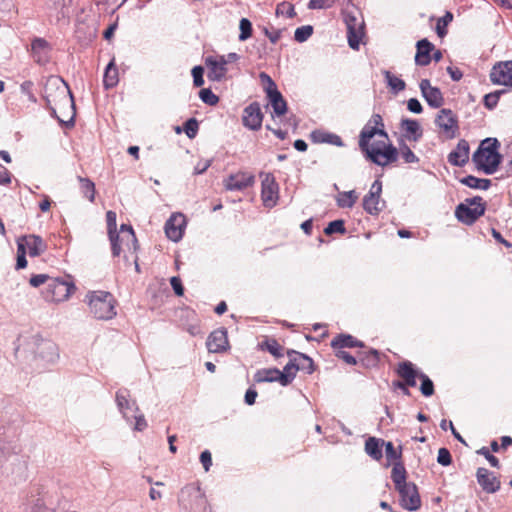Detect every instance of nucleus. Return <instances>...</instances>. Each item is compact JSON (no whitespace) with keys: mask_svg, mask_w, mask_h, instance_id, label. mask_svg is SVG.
<instances>
[{"mask_svg":"<svg viewBox=\"0 0 512 512\" xmlns=\"http://www.w3.org/2000/svg\"><path fill=\"white\" fill-rule=\"evenodd\" d=\"M257 382H279L280 370L277 368L261 369L255 375Z\"/></svg>","mask_w":512,"mask_h":512,"instance_id":"nucleus-38","label":"nucleus"},{"mask_svg":"<svg viewBox=\"0 0 512 512\" xmlns=\"http://www.w3.org/2000/svg\"><path fill=\"white\" fill-rule=\"evenodd\" d=\"M407 108L410 112L419 114L422 112L423 108L421 103L416 98H411L407 102Z\"/></svg>","mask_w":512,"mask_h":512,"instance_id":"nucleus-63","label":"nucleus"},{"mask_svg":"<svg viewBox=\"0 0 512 512\" xmlns=\"http://www.w3.org/2000/svg\"><path fill=\"white\" fill-rule=\"evenodd\" d=\"M493 84L512 87V61L499 62L490 72Z\"/></svg>","mask_w":512,"mask_h":512,"instance_id":"nucleus-14","label":"nucleus"},{"mask_svg":"<svg viewBox=\"0 0 512 512\" xmlns=\"http://www.w3.org/2000/svg\"><path fill=\"white\" fill-rule=\"evenodd\" d=\"M400 495V505L402 508L408 511H416L421 506V499L418 493L417 486L409 482L405 485L400 486V488H396Z\"/></svg>","mask_w":512,"mask_h":512,"instance_id":"nucleus-12","label":"nucleus"},{"mask_svg":"<svg viewBox=\"0 0 512 512\" xmlns=\"http://www.w3.org/2000/svg\"><path fill=\"white\" fill-rule=\"evenodd\" d=\"M346 229H345V226H344V221L343 220H334V221H331L327 227L324 229V233L326 235H332L334 233H345Z\"/></svg>","mask_w":512,"mask_h":512,"instance_id":"nucleus-51","label":"nucleus"},{"mask_svg":"<svg viewBox=\"0 0 512 512\" xmlns=\"http://www.w3.org/2000/svg\"><path fill=\"white\" fill-rule=\"evenodd\" d=\"M37 354L49 363H54L59 357L57 345L50 340H42L40 342Z\"/></svg>","mask_w":512,"mask_h":512,"instance_id":"nucleus-32","label":"nucleus"},{"mask_svg":"<svg viewBox=\"0 0 512 512\" xmlns=\"http://www.w3.org/2000/svg\"><path fill=\"white\" fill-rule=\"evenodd\" d=\"M117 407L122 414L123 418L130 423V413L137 412L139 410L136 402L129 399V393L126 390H120L116 393Z\"/></svg>","mask_w":512,"mask_h":512,"instance_id":"nucleus-24","label":"nucleus"},{"mask_svg":"<svg viewBox=\"0 0 512 512\" xmlns=\"http://www.w3.org/2000/svg\"><path fill=\"white\" fill-rule=\"evenodd\" d=\"M419 378L421 380V393L426 397L433 395L434 385L431 379L424 373H419Z\"/></svg>","mask_w":512,"mask_h":512,"instance_id":"nucleus-48","label":"nucleus"},{"mask_svg":"<svg viewBox=\"0 0 512 512\" xmlns=\"http://www.w3.org/2000/svg\"><path fill=\"white\" fill-rule=\"evenodd\" d=\"M18 244L23 245L25 252L32 257L42 254L46 250V244L43 239L36 235H29L18 241Z\"/></svg>","mask_w":512,"mask_h":512,"instance_id":"nucleus-28","label":"nucleus"},{"mask_svg":"<svg viewBox=\"0 0 512 512\" xmlns=\"http://www.w3.org/2000/svg\"><path fill=\"white\" fill-rule=\"evenodd\" d=\"M417 52L415 55V62L420 66H427L431 62L430 53L434 49L432 43L427 39H422L417 42Z\"/></svg>","mask_w":512,"mask_h":512,"instance_id":"nucleus-31","label":"nucleus"},{"mask_svg":"<svg viewBox=\"0 0 512 512\" xmlns=\"http://www.w3.org/2000/svg\"><path fill=\"white\" fill-rule=\"evenodd\" d=\"M262 178L261 183V199L263 205L267 208H272L277 204L279 186L275 177L271 173H260Z\"/></svg>","mask_w":512,"mask_h":512,"instance_id":"nucleus-11","label":"nucleus"},{"mask_svg":"<svg viewBox=\"0 0 512 512\" xmlns=\"http://www.w3.org/2000/svg\"><path fill=\"white\" fill-rule=\"evenodd\" d=\"M406 469L401 462H396L393 465L392 471H391V479L395 485L396 488H400V486L407 484L406 481Z\"/></svg>","mask_w":512,"mask_h":512,"instance_id":"nucleus-36","label":"nucleus"},{"mask_svg":"<svg viewBox=\"0 0 512 512\" xmlns=\"http://www.w3.org/2000/svg\"><path fill=\"white\" fill-rule=\"evenodd\" d=\"M259 77L261 82L266 85L265 91L269 103L273 109V116H283L287 112V103L282 94L277 89L275 82L265 72H261Z\"/></svg>","mask_w":512,"mask_h":512,"instance_id":"nucleus-7","label":"nucleus"},{"mask_svg":"<svg viewBox=\"0 0 512 512\" xmlns=\"http://www.w3.org/2000/svg\"><path fill=\"white\" fill-rule=\"evenodd\" d=\"M185 330L191 335V336H198L202 334L200 323L198 320H195L194 322L188 324L185 327Z\"/></svg>","mask_w":512,"mask_h":512,"instance_id":"nucleus-64","label":"nucleus"},{"mask_svg":"<svg viewBox=\"0 0 512 512\" xmlns=\"http://www.w3.org/2000/svg\"><path fill=\"white\" fill-rule=\"evenodd\" d=\"M205 64L208 68V78L211 81H221L226 77L227 66L225 65L224 56L208 57Z\"/></svg>","mask_w":512,"mask_h":512,"instance_id":"nucleus-20","label":"nucleus"},{"mask_svg":"<svg viewBox=\"0 0 512 512\" xmlns=\"http://www.w3.org/2000/svg\"><path fill=\"white\" fill-rule=\"evenodd\" d=\"M116 217V213L113 211H108L106 214L107 228L113 256H119L121 253L119 245L120 237L118 233H116Z\"/></svg>","mask_w":512,"mask_h":512,"instance_id":"nucleus-29","label":"nucleus"},{"mask_svg":"<svg viewBox=\"0 0 512 512\" xmlns=\"http://www.w3.org/2000/svg\"><path fill=\"white\" fill-rule=\"evenodd\" d=\"M262 349H266L269 353H271L274 357L279 358L283 356V347L275 340L268 339L262 345Z\"/></svg>","mask_w":512,"mask_h":512,"instance_id":"nucleus-45","label":"nucleus"},{"mask_svg":"<svg viewBox=\"0 0 512 512\" xmlns=\"http://www.w3.org/2000/svg\"><path fill=\"white\" fill-rule=\"evenodd\" d=\"M32 88L33 83L31 81H25L20 86L21 93L24 94L30 102L35 103L36 97L33 94Z\"/></svg>","mask_w":512,"mask_h":512,"instance_id":"nucleus-55","label":"nucleus"},{"mask_svg":"<svg viewBox=\"0 0 512 512\" xmlns=\"http://www.w3.org/2000/svg\"><path fill=\"white\" fill-rule=\"evenodd\" d=\"M103 82H104V86L106 88H112L118 82V72H117V69L114 66L113 61L110 62L107 65V67H106V70H105V73H104V80H103Z\"/></svg>","mask_w":512,"mask_h":512,"instance_id":"nucleus-42","label":"nucleus"},{"mask_svg":"<svg viewBox=\"0 0 512 512\" xmlns=\"http://www.w3.org/2000/svg\"><path fill=\"white\" fill-rule=\"evenodd\" d=\"M311 136L317 142L328 143L338 147L344 145L341 137L334 133L313 132Z\"/></svg>","mask_w":512,"mask_h":512,"instance_id":"nucleus-39","label":"nucleus"},{"mask_svg":"<svg viewBox=\"0 0 512 512\" xmlns=\"http://www.w3.org/2000/svg\"><path fill=\"white\" fill-rule=\"evenodd\" d=\"M239 28H240V34H239L240 41H245L249 37H251L252 24L247 18H242L240 20Z\"/></svg>","mask_w":512,"mask_h":512,"instance_id":"nucleus-50","label":"nucleus"},{"mask_svg":"<svg viewBox=\"0 0 512 512\" xmlns=\"http://www.w3.org/2000/svg\"><path fill=\"white\" fill-rule=\"evenodd\" d=\"M255 178L248 172H237L224 180V187L229 191H241L254 184Z\"/></svg>","mask_w":512,"mask_h":512,"instance_id":"nucleus-16","label":"nucleus"},{"mask_svg":"<svg viewBox=\"0 0 512 512\" xmlns=\"http://www.w3.org/2000/svg\"><path fill=\"white\" fill-rule=\"evenodd\" d=\"M25 255H26L25 248L23 247V245L18 244L17 262H16L17 269H23L27 266V260H26Z\"/></svg>","mask_w":512,"mask_h":512,"instance_id":"nucleus-59","label":"nucleus"},{"mask_svg":"<svg viewBox=\"0 0 512 512\" xmlns=\"http://www.w3.org/2000/svg\"><path fill=\"white\" fill-rule=\"evenodd\" d=\"M499 147L500 143L496 138H486L481 142L472 156V161L479 171L487 175H492L497 171L502 161V155L498 151Z\"/></svg>","mask_w":512,"mask_h":512,"instance_id":"nucleus-2","label":"nucleus"},{"mask_svg":"<svg viewBox=\"0 0 512 512\" xmlns=\"http://www.w3.org/2000/svg\"><path fill=\"white\" fill-rule=\"evenodd\" d=\"M276 13L286 14L288 18H293L296 14L293 5L285 2L277 6Z\"/></svg>","mask_w":512,"mask_h":512,"instance_id":"nucleus-58","label":"nucleus"},{"mask_svg":"<svg viewBox=\"0 0 512 512\" xmlns=\"http://www.w3.org/2000/svg\"><path fill=\"white\" fill-rule=\"evenodd\" d=\"M200 462L202 463L204 470L206 472L209 471L212 465V456L208 450H205L200 454Z\"/></svg>","mask_w":512,"mask_h":512,"instance_id":"nucleus-62","label":"nucleus"},{"mask_svg":"<svg viewBox=\"0 0 512 512\" xmlns=\"http://www.w3.org/2000/svg\"><path fill=\"white\" fill-rule=\"evenodd\" d=\"M184 131L190 139L194 138L198 131L197 120L195 118L188 119L184 124Z\"/></svg>","mask_w":512,"mask_h":512,"instance_id":"nucleus-54","label":"nucleus"},{"mask_svg":"<svg viewBox=\"0 0 512 512\" xmlns=\"http://www.w3.org/2000/svg\"><path fill=\"white\" fill-rule=\"evenodd\" d=\"M335 200L339 208H352L358 200V194L355 190L339 192Z\"/></svg>","mask_w":512,"mask_h":512,"instance_id":"nucleus-34","label":"nucleus"},{"mask_svg":"<svg viewBox=\"0 0 512 512\" xmlns=\"http://www.w3.org/2000/svg\"><path fill=\"white\" fill-rule=\"evenodd\" d=\"M381 444L385 445V454L388 460H397L401 457V450H397L392 442L381 440Z\"/></svg>","mask_w":512,"mask_h":512,"instance_id":"nucleus-53","label":"nucleus"},{"mask_svg":"<svg viewBox=\"0 0 512 512\" xmlns=\"http://www.w3.org/2000/svg\"><path fill=\"white\" fill-rule=\"evenodd\" d=\"M402 157L405 163H417L419 162V158L414 154V152L408 147V145L404 142L399 143V152L398 155Z\"/></svg>","mask_w":512,"mask_h":512,"instance_id":"nucleus-46","label":"nucleus"},{"mask_svg":"<svg viewBox=\"0 0 512 512\" xmlns=\"http://www.w3.org/2000/svg\"><path fill=\"white\" fill-rule=\"evenodd\" d=\"M55 84L60 82L61 87H58L59 94L62 96V99L65 103H69L71 107L74 106L73 96L71 91L69 90L68 85L63 81L59 79L54 80Z\"/></svg>","mask_w":512,"mask_h":512,"instance_id":"nucleus-49","label":"nucleus"},{"mask_svg":"<svg viewBox=\"0 0 512 512\" xmlns=\"http://www.w3.org/2000/svg\"><path fill=\"white\" fill-rule=\"evenodd\" d=\"M178 503L187 511L211 512L205 494L196 483L188 484L181 489L178 495Z\"/></svg>","mask_w":512,"mask_h":512,"instance_id":"nucleus-4","label":"nucleus"},{"mask_svg":"<svg viewBox=\"0 0 512 512\" xmlns=\"http://www.w3.org/2000/svg\"><path fill=\"white\" fill-rule=\"evenodd\" d=\"M200 99L210 106L216 105L219 101L218 96H216L210 89L204 88L199 92Z\"/></svg>","mask_w":512,"mask_h":512,"instance_id":"nucleus-52","label":"nucleus"},{"mask_svg":"<svg viewBox=\"0 0 512 512\" xmlns=\"http://www.w3.org/2000/svg\"><path fill=\"white\" fill-rule=\"evenodd\" d=\"M263 114L259 103L253 102L243 111V125L250 130H258L261 127Z\"/></svg>","mask_w":512,"mask_h":512,"instance_id":"nucleus-18","label":"nucleus"},{"mask_svg":"<svg viewBox=\"0 0 512 512\" xmlns=\"http://www.w3.org/2000/svg\"><path fill=\"white\" fill-rule=\"evenodd\" d=\"M460 183L469 188L482 190H487L491 186V181L489 179H481L472 175L461 178Z\"/></svg>","mask_w":512,"mask_h":512,"instance_id":"nucleus-37","label":"nucleus"},{"mask_svg":"<svg viewBox=\"0 0 512 512\" xmlns=\"http://www.w3.org/2000/svg\"><path fill=\"white\" fill-rule=\"evenodd\" d=\"M50 45L43 38H35L31 43V53L34 60L41 65L49 61Z\"/></svg>","mask_w":512,"mask_h":512,"instance_id":"nucleus-27","label":"nucleus"},{"mask_svg":"<svg viewBox=\"0 0 512 512\" xmlns=\"http://www.w3.org/2000/svg\"><path fill=\"white\" fill-rule=\"evenodd\" d=\"M343 19L347 27V39L351 49L359 50L364 36V20L356 9L343 10Z\"/></svg>","mask_w":512,"mask_h":512,"instance_id":"nucleus-5","label":"nucleus"},{"mask_svg":"<svg viewBox=\"0 0 512 512\" xmlns=\"http://www.w3.org/2000/svg\"><path fill=\"white\" fill-rule=\"evenodd\" d=\"M383 127L384 124L381 115L373 114L360 132L359 147L363 152L368 151V149L371 148L369 142L375 135L388 138Z\"/></svg>","mask_w":512,"mask_h":512,"instance_id":"nucleus-9","label":"nucleus"},{"mask_svg":"<svg viewBox=\"0 0 512 512\" xmlns=\"http://www.w3.org/2000/svg\"><path fill=\"white\" fill-rule=\"evenodd\" d=\"M333 348H345V347H362L363 344L356 340L351 335H339L334 338L331 342Z\"/></svg>","mask_w":512,"mask_h":512,"instance_id":"nucleus-40","label":"nucleus"},{"mask_svg":"<svg viewBox=\"0 0 512 512\" xmlns=\"http://www.w3.org/2000/svg\"><path fill=\"white\" fill-rule=\"evenodd\" d=\"M478 453L483 455L491 466L499 468V460L494 455H492L486 447H482L480 450H478Z\"/></svg>","mask_w":512,"mask_h":512,"instance_id":"nucleus-61","label":"nucleus"},{"mask_svg":"<svg viewBox=\"0 0 512 512\" xmlns=\"http://www.w3.org/2000/svg\"><path fill=\"white\" fill-rule=\"evenodd\" d=\"M470 146L465 139H461L456 148L448 154V162L457 167L464 166L469 160Z\"/></svg>","mask_w":512,"mask_h":512,"instance_id":"nucleus-23","label":"nucleus"},{"mask_svg":"<svg viewBox=\"0 0 512 512\" xmlns=\"http://www.w3.org/2000/svg\"><path fill=\"white\" fill-rule=\"evenodd\" d=\"M312 34H313V27L311 25H304V26L298 27L295 30L294 39H295V41H297L299 43H303V42L307 41L311 37Z\"/></svg>","mask_w":512,"mask_h":512,"instance_id":"nucleus-47","label":"nucleus"},{"mask_svg":"<svg viewBox=\"0 0 512 512\" xmlns=\"http://www.w3.org/2000/svg\"><path fill=\"white\" fill-rule=\"evenodd\" d=\"M382 193V183L379 180H375L368 192L363 198V209L370 215H378L382 206H380V198Z\"/></svg>","mask_w":512,"mask_h":512,"instance_id":"nucleus-13","label":"nucleus"},{"mask_svg":"<svg viewBox=\"0 0 512 512\" xmlns=\"http://www.w3.org/2000/svg\"><path fill=\"white\" fill-rule=\"evenodd\" d=\"M381 440L375 437H370L365 443V452L374 460H380L382 458V446Z\"/></svg>","mask_w":512,"mask_h":512,"instance_id":"nucleus-35","label":"nucleus"},{"mask_svg":"<svg viewBox=\"0 0 512 512\" xmlns=\"http://www.w3.org/2000/svg\"><path fill=\"white\" fill-rule=\"evenodd\" d=\"M0 463L2 475L15 484L26 479L28 457L20 454L5 442H0Z\"/></svg>","mask_w":512,"mask_h":512,"instance_id":"nucleus-1","label":"nucleus"},{"mask_svg":"<svg viewBox=\"0 0 512 512\" xmlns=\"http://www.w3.org/2000/svg\"><path fill=\"white\" fill-rule=\"evenodd\" d=\"M300 358L303 360L305 364H307V367L303 364L302 367H300L299 364H295L294 362L290 361L287 365H285L283 371H280V384L282 386L289 385L293 379L296 376V371L300 368L307 369L308 373L313 372V361L311 358L304 354H299Z\"/></svg>","mask_w":512,"mask_h":512,"instance_id":"nucleus-15","label":"nucleus"},{"mask_svg":"<svg viewBox=\"0 0 512 512\" xmlns=\"http://www.w3.org/2000/svg\"><path fill=\"white\" fill-rule=\"evenodd\" d=\"M397 373L405 381L406 385L412 387L416 385V378L419 377V373L414 369L411 362L404 361L400 363Z\"/></svg>","mask_w":512,"mask_h":512,"instance_id":"nucleus-33","label":"nucleus"},{"mask_svg":"<svg viewBox=\"0 0 512 512\" xmlns=\"http://www.w3.org/2000/svg\"><path fill=\"white\" fill-rule=\"evenodd\" d=\"M383 74H384L387 86L394 93L401 92L405 89V86H406L405 82L401 78L393 75L391 72H389L387 70L383 71Z\"/></svg>","mask_w":512,"mask_h":512,"instance_id":"nucleus-41","label":"nucleus"},{"mask_svg":"<svg viewBox=\"0 0 512 512\" xmlns=\"http://www.w3.org/2000/svg\"><path fill=\"white\" fill-rule=\"evenodd\" d=\"M476 477L479 485L487 493H495L500 489V481L488 469L480 467L477 469Z\"/></svg>","mask_w":512,"mask_h":512,"instance_id":"nucleus-22","label":"nucleus"},{"mask_svg":"<svg viewBox=\"0 0 512 512\" xmlns=\"http://www.w3.org/2000/svg\"><path fill=\"white\" fill-rule=\"evenodd\" d=\"M80 182V189L83 195L90 201L93 202L95 199V185L88 178L78 177Z\"/></svg>","mask_w":512,"mask_h":512,"instance_id":"nucleus-43","label":"nucleus"},{"mask_svg":"<svg viewBox=\"0 0 512 512\" xmlns=\"http://www.w3.org/2000/svg\"><path fill=\"white\" fill-rule=\"evenodd\" d=\"M365 153L369 160L379 166H386L395 162L398 158L397 148L392 144H385L384 142L371 145V148L365 151Z\"/></svg>","mask_w":512,"mask_h":512,"instance_id":"nucleus-8","label":"nucleus"},{"mask_svg":"<svg viewBox=\"0 0 512 512\" xmlns=\"http://www.w3.org/2000/svg\"><path fill=\"white\" fill-rule=\"evenodd\" d=\"M452 458L448 449L440 448L438 451L437 462L442 466H448L451 464Z\"/></svg>","mask_w":512,"mask_h":512,"instance_id":"nucleus-56","label":"nucleus"},{"mask_svg":"<svg viewBox=\"0 0 512 512\" xmlns=\"http://www.w3.org/2000/svg\"><path fill=\"white\" fill-rule=\"evenodd\" d=\"M206 346L210 353L225 352L229 348L227 331L225 329L213 331L207 338Z\"/></svg>","mask_w":512,"mask_h":512,"instance_id":"nucleus-17","label":"nucleus"},{"mask_svg":"<svg viewBox=\"0 0 512 512\" xmlns=\"http://www.w3.org/2000/svg\"><path fill=\"white\" fill-rule=\"evenodd\" d=\"M52 292V298L54 301H63L69 298V296L75 290V286L67 281L54 279L48 285Z\"/></svg>","mask_w":512,"mask_h":512,"instance_id":"nucleus-25","label":"nucleus"},{"mask_svg":"<svg viewBox=\"0 0 512 512\" xmlns=\"http://www.w3.org/2000/svg\"><path fill=\"white\" fill-rule=\"evenodd\" d=\"M24 512H52V510L45 505L42 498L38 497L25 504Z\"/></svg>","mask_w":512,"mask_h":512,"instance_id":"nucleus-44","label":"nucleus"},{"mask_svg":"<svg viewBox=\"0 0 512 512\" xmlns=\"http://www.w3.org/2000/svg\"><path fill=\"white\" fill-rule=\"evenodd\" d=\"M400 128L403 137L409 141L417 142L422 138L423 130L420 123L415 119H402Z\"/></svg>","mask_w":512,"mask_h":512,"instance_id":"nucleus-26","label":"nucleus"},{"mask_svg":"<svg viewBox=\"0 0 512 512\" xmlns=\"http://www.w3.org/2000/svg\"><path fill=\"white\" fill-rule=\"evenodd\" d=\"M419 87L422 96L429 106L432 108H439L442 106L444 99L439 88L431 86L428 79L421 80Z\"/></svg>","mask_w":512,"mask_h":512,"instance_id":"nucleus-19","label":"nucleus"},{"mask_svg":"<svg viewBox=\"0 0 512 512\" xmlns=\"http://www.w3.org/2000/svg\"><path fill=\"white\" fill-rule=\"evenodd\" d=\"M118 235L120 237L119 245L121 249L122 246H125L128 250L136 252L138 243L133 228L130 225L122 224L120 234Z\"/></svg>","mask_w":512,"mask_h":512,"instance_id":"nucleus-30","label":"nucleus"},{"mask_svg":"<svg viewBox=\"0 0 512 512\" xmlns=\"http://www.w3.org/2000/svg\"><path fill=\"white\" fill-rule=\"evenodd\" d=\"M90 312L95 318L109 320L116 316L115 299L106 291H91L86 295Z\"/></svg>","mask_w":512,"mask_h":512,"instance_id":"nucleus-3","label":"nucleus"},{"mask_svg":"<svg viewBox=\"0 0 512 512\" xmlns=\"http://www.w3.org/2000/svg\"><path fill=\"white\" fill-rule=\"evenodd\" d=\"M485 213V203L480 196L467 199L466 203H461L456 207V218L466 224H473L479 217Z\"/></svg>","mask_w":512,"mask_h":512,"instance_id":"nucleus-6","label":"nucleus"},{"mask_svg":"<svg viewBox=\"0 0 512 512\" xmlns=\"http://www.w3.org/2000/svg\"><path fill=\"white\" fill-rule=\"evenodd\" d=\"M184 225L185 218L182 214L171 216L165 224V233L167 237L174 242L181 240L183 237Z\"/></svg>","mask_w":512,"mask_h":512,"instance_id":"nucleus-21","label":"nucleus"},{"mask_svg":"<svg viewBox=\"0 0 512 512\" xmlns=\"http://www.w3.org/2000/svg\"><path fill=\"white\" fill-rule=\"evenodd\" d=\"M453 19V15L450 12H447L442 18H440L437 22V33L439 36H443L446 31L442 28V26H446Z\"/></svg>","mask_w":512,"mask_h":512,"instance_id":"nucleus-60","label":"nucleus"},{"mask_svg":"<svg viewBox=\"0 0 512 512\" xmlns=\"http://www.w3.org/2000/svg\"><path fill=\"white\" fill-rule=\"evenodd\" d=\"M435 124L447 139H453L458 134V119L451 109H441L437 114Z\"/></svg>","mask_w":512,"mask_h":512,"instance_id":"nucleus-10","label":"nucleus"},{"mask_svg":"<svg viewBox=\"0 0 512 512\" xmlns=\"http://www.w3.org/2000/svg\"><path fill=\"white\" fill-rule=\"evenodd\" d=\"M203 74L204 69L201 66H195L192 69L193 83L196 87H201L204 84Z\"/></svg>","mask_w":512,"mask_h":512,"instance_id":"nucleus-57","label":"nucleus"}]
</instances>
